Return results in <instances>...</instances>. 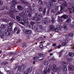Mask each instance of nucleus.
Instances as JSON below:
<instances>
[{
    "instance_id": "1",
    "label": "nucleus",
    "mask_w": 74,
    "mask_h": 74,
    "mask_svg": "<svg viewBox=\"0 0 74 74\" xmlns=\"http://www.w3.org/2000/svg\"><path fill=\"white\" fill-rule=\"evenodd\" d=\"M19 15L21 17H23V21L24 22V24H28V16H26L25 11H23L19 14Z\"/></svg>"
},
{
    "instance_id": "2",
    "label": "nucleus",
    "mask_w": 74,
    "mask_h": 74,
    "mask_svg": "<svg viewBox=\"0 0 74 74\" xmlns=\"http://www.w3.org/2000/svg\"><path fill=\"white\" fill-rule=\"evenodd\" d=\"M39 56L38 57L36 56L33 59L35 60H37V59H39L40 60H44V58L45 56V55L39 53L38 54Z\"/></svg>"
},
{
    "instance_id": "3",
    "label": "nucleus",
    "mask_w": 74,
    "mask_h": 74,
    "mask_svg": "<svg viewBox=\"0 0 74 74\" xmlns=\"http://www.w3.org/2000/svg\"><path fill=\"white\" fill-rule=\"evenodd\" d=\"M68 64V63L67 62H62V65L63 66L62 67V69L64 71H67V69L66 67H67Z\"/></svg>"
},
{
    "instance_id": "4",
    "label": "nucleus",
    "mask_w": 74,
    "mask_h": 74,
    "mask_svg": "<svg viewBox=\"0 0 74 74\" xmlns=\"http://www.w3.org/2000/svg\"><path fill=\"white\" fill-rule=\"evenodd\" d=\"M51 69V67L50 66H48L46 67V70H44L43 71V74H47V73H49L50 70Z\"/></svg>"
},
{
    "instance_id": "5",
    "label": "nucleus",
    "mask_w": 74,
    "mask_h": 74,
    "mask_svg": "<svg viewBox=\"0 0 74 74\" xmlns=\"http://www.w3.org/2000/svg\"><path fill=\"white\" fill-rule=\"evenodd\" d=\"M16 13L17 12V10L15 9V8L13 10H10L9 11V12L7 13V14H8L9 15H11L13 13Z\"/></svg>"
},
{
    "instance_id": "6",
    "label": "nucleus",
    "mask_w": 74,
    "mask_h": 74,
    "mask_svg": "<svg viewBox=\"0 0 74 74\" xmlns=\"http://www.w3.org/2000/svg\"><path fill=\"white\" fill-rule=\"evenodd\" d=\"M19 52H16V53H13L12 52H9L8 53V55H14V56L13 57V58H17L18 57V53Z\"/></svg>"
},
{
    "instance_id": "7",
    "label": "nucleus",
    "mask_w": 74,
    "mask_h": 74,
    "mask_svg": "<svg viewBox=\"0 0 74 74\" xmlns=\"http://www.w3.org/2000/svg\"><path fill=\"white\" fill-rule=\"evenodd\" d=\"M49 5H50L49 6L48 8V10L46 12V14H47V15L49 14V10H51L52 8H53V5L52 3H50V4Z\"/></svg>"
},
{
    "instance_id": "8",
    "label": "nucleus",
    "mask_w": 74,
    "mask_h": 74,
    "mask_svg": "<svg viewBox=\"0 0 74 74\" xmlns=\"http://www.w3.org/2000/svg\"><path fill=\"white\" fill-rule=\"evenodd\" d=\"M62 27L61 26L58 25L57 26V28H55L54 30L55 32H59V30H62Z\"/></svg>"
},
{
    "instance_id": "9",
    "label": "nucleus",
    "mask_w": 74,
    "mask_h": 74,
    "mask_svg": "<svg viewBox=\"0 0 74 74\" xmlns=\"http://www.w3.org/2000/svg\"><path fill=\"white\" fill-rule=\"evenodd\" d=\"M32 70V68H29L27 69V71L24 72V74H29V73H30Z\"/></svg>"
},
{
    "instance_id": "10",
    "label": "nucleus",
    "mask_w": 74,
    "mask_h": 74,
    "mask_svg": "<svg viewBox=\"0 0 74 74\" xmlns=\"http://www.w3.org/2000/svg\"><path fill=\"white\" fill-rule=\"evenodd\" d=\"M10 31L8 30V29H5V33L6 35V36L9 37L11 34Z\"/></svg>"
},
{
    "instance_id": "11",
    "label": "nucleus",
    "mask_w": 74,
    "mask_h": 74,
    "mask_svg": "<svg viewBox=\"0 0 74 74\" xmlns=\"http://www.w3.org/2000/svg\"><path fill=\"white\" fill-rule=\"evenodd\" d=\"M24 32L25 34H30L32 33V31L28 29H24Z\"/></svg>"
},
{
    "instance_id": "12",
    "label": "nucleus",
    "mask_w": 74,
    "mask_h": 74,
    "mask_svg": "<svg viewBox=\"0 0 74 74\" xmlns=\"http://www.w3.org/2000/svg\"><path fill=\"white\" fill-rule=\"evenodd\" d=\"M35 16H36V17L40 18H42V15H41V14L39 12L36 13L35 15Z\"/></svg>"
},
{
    "instance_id": "13",
    "label": "nucleus",
    "mask_w": 74,
    "mask_h": 74,
    "mask_svg": "<svg viewBox=\"0 0 74 74\" xmlns=\"http://www.w3.org/2000/svg\"><path fill=\"white\" fill-rule=\"evenodd\" d=\"M25 13V12L26 16H27V15H28V16L29 17V18H31L32 17V15L31 14V13H30V12L28 11V10H26Z\"/></svg>"
},
{
    "instance_id": "14",
    "label": "nucleus",
    "mask_w": 74,
    "mask_h": 74,
    "mask_svg": "<svg viewBox=\"0 0 74 74\" xmlns=\"http://www.w3.org/2000/svg\"><path fill=\"white\" fill-rule=\"evenodd\" d=\"M52 19H50L49 21V22L50 23H51L52 24H53L55 22V18L53 17H51Z\"/></svg>"
},
{
    "instance_id": "15",
    "label": "nucleus",
    "mask_w": 74,
    "mask_h": 74,
    "mask_svg": "<svg viewBox=\"0 0 74 74\" xmlns=\"http://www.w3.org/2000/svg\"><path fill=\"white\" fill-rule=\"evenodd\" d=\"M64 9V7H63L62 5H61L60 10V11L58 12V14H62V13H63V12H62V11H63Z\"/></svg>"
},
{
    "instance_id": "16",
    "label": "nucleus",
    "mask_w": 74,
    "mask_h": 74,
    "mask_svg": "<svg viewBox=\"0 0 74 74\" xmlns=\"http://www.w3.org/2000/svg\"><path fill=\"white\" fill-rule=\"evenodd\" d=\"M68 69L70 71H73L74 70V67L73 65H70L68 67Z\"/></svg>"
},
{
    "instance_id": "17",
    "label": "nucleus",
    "mask_w": 74,
    "mask_h": 74,
    "mask_svg": "<svg viewBox=\"0 0 74 74\" xmlns=\"http://www.w3.org/2000/svg\"><path fill=\"white\" fill-rule=\"evenodd\" d=\"M0 37L3 39L4 37V33L3 32H1L0 34Z\"/></svg>"
},
{
    "instance_id": "18",
    "label": "nucleus",
    "mask_w": 74,
    "mask_h": 74,
    "mask_svg": "<svg viewBox=\"0 0 74 74\" xmlns=\"http://www.w3.org/2000/svg\"><path fill=\"white\" fill-rule=\"evenodd\" d=\"M16 4L15 3H13L11 5L10 7L11 10H14L15 8V7Z\"/></svg>"
},
{
    "instance_id": "19",
    "label": "nucleus",
    "mask_w": 74,
    "mask_h": 74,
    "mask_svg": "<svg viewBox=\"0 0 74 74\" xmlns=\"http://www.w3.org/2000/svg\"><path fill=\"white\" fill-rule=\"evenodd\" d=\"M58 70V68H56V65L54 64L53 65V71L54 72H56Z\"/></svg>"
},
{
    "instance_id": "20",
    "label": "nucleus",
    "mask_w": 74,
    "mask_h": 74,
    "mask_svg": "<svg viewBox=\"0 0 74 74\" xmlns=\"http://www.w3.org/2000/svg\"><path fill=\"white\" fill-rule=\"evenodd\" d=\"M61 19H66L68 18V15L66 14H64L61 16Z\"/></svg>"
},
{
    "instance_id": "21",
    "label": "nucleus",
    "mask_w": 74,
    "mask_h": 74,
    "mask_svg": "<svg viewBox=\"0 0 74 74\" xmlns=\"http://www.w3.org/2000/svg\"><path fill=\"white\" fill-rule=\"evenodd\" d=\"M71 18L68 17L67 20L65 21V22H66V23H70V22H71Z\"/></svg>"
},
{
    "instance_id": "22",
    "label": "nucleus",
    "mask_w": 74,
    "mask_h": 74,
    "mask_svg": "<svg viewBox=\"0 0 74 74\" xmlns=\"http://www.w3.org/2000/svg\"><path fill=\"white\" fill-rule=\"evenodd\" d=\"M7 29L10 32H11V31H12V27H11V26H8L7 28Z\"/></svg>"
},
{
    "instance_id": "23",
    "label": "nucleus",
    "mask_w": 74,
    "mask_h": 74,
    "mask_svg": "<svg viewBox=\"0 0 74 74\" xmlns=\"http://www.w3.org/2000/svg\"><path fill=\"white\" fill-rule=\"evenodd\" d=\"M48 21L46 20H43L42 21V24L44 25H47L48 23Z\"/></svg>"
},
{
    "instance_id": "24",
    "label": "nucleus",
    "mask_w": 74,
    "mask_h": 74,
    "mask_svg": "<svg viewBox=\"0 0 74 74\" xmlns=\"http://www.w3.org/2000/svg\"><path fill=\"white\" fill-rule=\"evenodd\" d=\"M16 18L17 21H22L21 19V17L18 16H16Z\"/></svg>"
},
{
    "instance_id": "25",
    "label": "nucleus",
    "mask_w": 74,
    "mask_h": 74,
    "mask_svg": "<svg viewBox=\"0 0 74 74\" xmlns=\"http://www.w3.org/2000/svg\"><path fill=\"white\" fill-rule=\"evenodd\" d=\"M41 18L35 17V21H41Z\"/></svg>"
},
{
    "instance_id": "26",
    "label": "nucleus",
    "mask_w": 74,
    "mask_h": 74,
    "mask_svg": "<svg viewBox=\"0 0 74 74\" xmlns=\"http://www.w3.org/2000/svg\"><path fill=\"white\" fill-rule=\"evenodd\" d=\"M74 53L72 52H70L69 53V56L70 57H73V56H74Z\"/></svg>"
},
{
    "instance_id": "27",
    "label": "nucleus",
    "mask_w": 74,
    "mask_h": 74,
    "mask_svg": "<svg viewBox=\"0 0 74 74\" xmlns=\"http://www.w3.org/2000/svg\"><path fill=\"white\" fill-rule=\"evenodd\" d=\"M17 8L19 10H22V5H17Z\"/></svg>"
},
{
    "instance_id": "28",
    "label": "nucleus",
    "mask_w": 74,
    "mask_h": 74,
    "mask_svg": "<svg viewBox=\"0 0 74 74\" xmlns=\"http://www.w3.org/2000/svg\"><path fill=\"white\" fill-rule=\"evenodd\" d=\"M63 50H61L58 53L59 54V57L60 58L61 57V56H62V54L63 53Z\"/></svg>"
},
{
    "instance_id": "29",
    "label": "nucleus",
    "mask_w": 74,
    "mask_h": 74,
    "mask_svg": "<svg viewBox=\"0 0 74 74\" xmlns=\"http://www.w3.org/2000/svg\"><path fill=\"white\" fill-rule=\"evenodd\" d=\"M8 62L5 61L1 63V65H5V64H8Z\"/></svg>"
},
{
    "instance_id": "30",
    "label": "nucleus",
    "mask_w": 74,
    "mask_h": 74,
    "mask_svg": "<svg viewBox=\"0 0 74 74\" xmlns=\"http://www.w3.org/2000/svg\"><path fill=\"white\" fill-rule=\"evenodd\" d=\"M22 46L24 48H27V46H26V43L25 42H24L22 43Z\"/></svg>"
},
{
    "instance_id": "31",
    "label": "nucleus",
    "mask_w": 74,
    "mask_h": 74,
    "mask_svg": "<svg viewBox=\"0 0 74 74\" xmlns=\"http://www.w3.org/2000/svg\"><path fill=\"white\" fill-rule=\"evenodd\" d=\"M68 41V40H62L61 41V42H62V43H67V42Z\"/></svg>"
},
{
    "instance_id": "32",
    "label": "nucleus",
    "mask_w": 74,
    "mask_h": 74,
    "mask_svg": "<svg viewBox=\"0 0 74 74\" xmlns=\"http://www.w3.org/2000/svg\"><path fill=\"white\" fill-rule=\"evenodd\" d=\"M62 27L64 29H65V30H67V29H68V28H67V26L65 25H63L62 26Z\"/></svg>"
},
{
    "instance_id": "33",
    "label": "nucleus",
    "mask_w": 74,
    "mask_h": 74,
    "mask_svg": "<svg viewBox=\"0 0 74 74\" xmlns=\"http://www.w3.org/2000/svg\"><path fill=\"white\" fill-rule=\"evenodd\" d=\"M44 64L45 66H47L48 64V62L47 60L44 61Z\"/></svg>"
},
{
    "instance_id": "34",
    "label": "nucleus",
    "mask_w": 74,
    "mask_h": 74,
    "mask_svg": "<svg viewBox=\"0 0 74 74\" xmlns=\"http://www.w3.org/2000/svg\"><path fill=\"white\" fill-rule=\"evenodd\" d=\"M5 27V25H4V24H2L1 25V29H4Z\"/></svg>"
},
{
    "instance_id": "35",
    "label": "nucleus",
    "mask_w": 74,
    "mask_h": 74,
    "mask_svg": "<svg viewBox=\"0 0 74 74\" xmlns=\"http://www.w3.org/2000/svg\"><path fill=\"white\" fill-rule=\"evenodd\" d=\"M54 28V27L53 26V25H50V30H52Z\"/></svg>"
},
{
    "instance_id": "36",
    "label": "nucleus",
    "mask_w": 74,
    "mask_h": 74,
    "mask_svg": "<svg viewBox=\"0 0 74 74\" xmlns=\"http://www.w3.org/2000/svg\"><path fill=\"white\" fill-rule=\"evenodd\" d=\"M21 66H18V69L17 71V72H18V71H21Z\"/></svg>"
},
{
    "instance_id": "37",
    "label": "nucleus",
    "mask_w": 74,
    "mask_h": 74,
    "mask_svg": "<svg viewBox=\"0 0 74 74\" xmlns=\"http://www.w3.org/2000/svg\"><path fill=\"white\" fill-rule=\"evenodd\" d=\"M69 37H70V36H69V35H66L65 36V38L66 39H69Z\"/></svg>"
},
{
    "instance_id": "38",
    "label": "nucleus",
    "mask_w": 74,
    "mask_h": 74,
    "mask_svg": "<svg viewBox=\"0 0 74 74\" xmlns=\"http://www.w3.org/2000/svg\"><path fill=\"white\" fill-rule=\"evenodd\" d=\"M39 11L41 12L42 11V7L40 6L39 8Z\"/></svg>"
},
{
    "instance_id": "39",
    "label": "nucleus",
    "mask_w": 74,
    "mask_h": 74,
    "mask_svg": "<svg viewBox=\"0 0 74 74\" xmlns=\"http://www.w3.org/2000/svg\"><path fill=\"white\" fill-rule=\"evenodd\" d=\"M46 8H44L43 10L42 11V13H43V14H45V13L46 12Z\"/></svg>"
},
{
    "instance_id": "40",
    "label": "nucleus",
    "mask_w": 74,
    "mask_h": 74,
    "mask_svg": "<svg viewBox=\"0 0 74 74\" xmlns=\"http://www.w3.org/2000/svg\"><path fill=\"white\" fill-rule=\"evenodd\" d=\"M37 1H38V3H40L41 4V5H42L43 3L42 2V1L41 0H37Z\"/></svg>"
},
{
    "instance_id": "41",
    "label": "nucleus",
    "mask_w": 74,
    "mask_h": 74,
    "mask_svg": "<svg viewBox=\"0 0 74 74\" xmlns=\"http://www.w3.org/2000/svg\"><path fill=\"white\" fill-rule=\"evenodd\" d=\"M44 39V38L42 37L39 38L37 39V40H42Z\"/></svg>"
},
{
    "instance_id": "42",
    "label": "nucleus",
    "mask_w": 74,
    "mask_h": 74,
    "mask_svg": "<svg viewBox=\"0 0 74 74\" xmlns=\"http://www.w3.org/2000/svg\"><path fill=\"white\" fill-rule=\"evenodd\" d=\"M12 25H13V22H11L9 23V26H12Z\"/></svg>"
},
{
    "instance_id": "43",
    "label": "nucleus",
    "mask_w": 74,
    "mask_h": 74,
    "mask_svg": "<svg viewBox=\"0 0 74 74\" xmlns=\"http://www.w3.org/2000/svg\"><path fill=\"white\" fill-rule=\"evenodd\" d=\"M34 23H34V22H33V21H31L30 22V24L31 25H32V26H33V25H34Z\"/></svg>"
},
{
    "instance_id": "44",
    "label": "nucleus",
    "mask_w": 74,
    "mask_h": 74,
    "mask_svg": "<svg viewBox=\"0 0 74 74\" xmlns=\"http://www.w3.org/2000/svg\"><path fill=\"white\" fill-rule=\"evenodd\" d=\"M70 26L71 27V28H72L73 29L74 28V25L71 24L70 25Z\"/></svg>"
},
{
    "instance_id": "45",
    "label": "nucleus",
    "mask_w": 74,
    "mask_h": 74,
    "mask_svg": "<svg viewBox=\"0 0 74 74\" xmlns=\"http://www.w3.org/2000/svg\"><path fill=\"white\" fill-rule=\"evenodd\" d=\"M69 34V37H73V36H74V34L73 33H71Z\"/></svg>"
},
{
    "instance_id": "46",
    "label": "nucleus",
    "mask_w": 74,
    "mask_h": 74,
    "mask_svg": "<svg viewBox=\"0 0 74 74\" xmlns=\"http://www.w3.org/2000/svg\"><path fill=\"white\" fill-rule=\"evenodd\" d=\"M39 27H40V29H41L42 30H44V28H43V27H42V26L41 25H40L39 26Z\"/></svg>"
},
{
    "instance_id": "47",
    "label": "nucleus",
    "mask_w": 74,
    "mask_h": 74,
    "mask_svg": "<svg viewBox=\"0 0 74 74\" xmlns=\"http://www.w3.org/2000/svg\"><path fill=\"white\" fill-rule=\"evenodd\" d=\"M58 7H56L55 8L54 10L55 11H58Z\"/></svg>"
},
{
    "instance_id": "48",
    "label": "nucleus",
    "mask_w": 74,
    "mask_h": 74,
    "mask_svg": "<svg viewBox=\"0 0 74 74\" xmlns=\"http://www.w3.org/2000/svg\"><path fill=\"white\" fill-rule=\"evenodd\" d=\"M51 12L52 14H55V11H54V10L53 9L51 10Z\"/></svg>"
},
{
    "instance_id": "49",
    "label": "nucleus",
    "mask_w": 74,
    "mask_h": 74,
    "mask_svg": "<svg viewBox=\"0 0 74 74\" xmlns=\"http://www.w3.org/2000/svg\"><path fill=\"white\" fill-rule=\"evenodd\" d=\"M42 48H43V45H40L39 46L40 49Z\"/></svg>"
},
{
    "instance_id": "50",
    "label": "nucleus",
    "mask_w": 74,
    "mask_h": 74,
    "mask_svg": "<svg viewBox=\"0 0 74 74\" xmlns=\"http://www.w3.org/2000/svg\"><path fill=\"white\" fill-rule=\"evenodd\" d=\"M18 30V28L17 27H15L14 29V32H16Z\"/></svg>"
},
{
    "instance_id": "51",
    "label": "nucleus",
    "mask_w": 74,
    "mask_h": 74,
    "mask_svg": "<svg viewBox=\"0 0 74 74\" xmlns=\"http://www.w3.org/2000/svg\"><path fill=\"white\" fill-rule=\"evenodd\" d=\"M22 3H24V4H26V5L27 4V2H26L23 1H22Z\"/></svg>"
},
{
    "instance_id": "52",
    "label": "nucleus",
    "mask_w": 74,
    "mask_h": 74,
    "mask_svg": "<svg viewBox=\"0 0 74 74\" xmlns=\"http://www.w3.org/2000/svg\"><path fill=\"white\" fill-rule=\"evenodd\" d=\"M3 2L0 0V5H3Z\"/></svg>"
},
{
    "instance_id": "53",
    "label": "nucleus",
    "mask_w": 74,
    "mask_h": 74,
    "mask_svg": "<svg viewBox=\"0 0 74 74\" xmlns=\"http://www.w3.org/2000/svg\"><path fill=\"white\" fill-rule=\"evenodd\" d=\"M68 60H69V61H73V59L70 58H68Z\"/></svg>"
},
{
    "instance_id": "54",
    "label": "nucleus",
    "mask_w": 74,
    "mask_h": 74,
    "mask_svg": "<svg viewBox=\"0 0 74 74\" xmlns=\"http://www.w3.org/2000/svg\"><path fill=\"white\" fill-rule=\"evenodd\" d=\"M62 45H67V43H62Z\"/></svg>"
},
{
    "instance_id": "55",
    "label": "nucleus",
    "mask_w": 74,
    "mask_h": 74,
    "mask_svg": "<svg viewBox=\"0 0 74 74\" xmlns=\"http://www.w3.org/2000/svg\"><path fill=\"white\" fill-rule=\"evenodd\" d=\"M35 19L36 17H34L32 18V21H35Z\"/></svg>"
},
{
    "instance_id": "56",
    "label": "nucleus",
    "mask_w": 74,
    "mask_h": 74,
    "mask_svg": "<svg viewBox=\"0 0 74 74\" xmlns=\"http://www.w3.org/2000/svg\"><path fill=\"white\" fill-rule=\"evenodd\" d=\"M12 18L13 19H14L15 20V16L12 15Z\"/></svg>"
},
{
    "instance_id": "57",
    "label": "nucleus",
    "mask_w": 74,
    "mask_h": 74,
    "mask_svg": "<svg viewBox=\"0 0 74 74\" xmlns=\"http://www.w3.org/2000/svg\"><path fill=\"white\" fill-rule=\"evenodd\" d=\"M27 27H29V28H31V25H30V24H28Z\"/></svg>"
},
{
    "instance_id": "58",
    "label": "nucleus",
    "mask_w": 74,
    "mask_h": 74,
    "mask_svg": "<svg viewBox=\"0 0 74 74\" xmlns=\"http://www.w3.org/2000/svg\"><path fill=\"white\" fill-rule=\"evenodd\" d=\"M57 47L58 48H60V47H61V45H59L58 46H57Z\"/></svg>"
},
{
    "instance_id": "59",
    "label": "nucleus",
    "mask_w": 74,
    "mask_h": 74,
    "mask_svg": "<svg viewBox=\"0 0 74 74\" xmlns=\"http://www.w3.org/2000/svg\"><path fill=\"white\" fill-rule=\"evenodd\" d=\"M52 46L53 47H55V46H56V43H53L52 44Z\"/></svg>"
},
{
    "instance_id": "60",
    "label": "nucleus",
    "mask_w": 74,
    "mask_h": 74,
    "mask_svg": "<svg viewBox=\"0 0 74 74\" xmlns=\"http://www.w3.org/2000/svg\"><path fill=\"white\" fill-rule=\"evenodd\" d=\"M14 60H15V59H14L13 57H12L10 59V61H12Z\"/></svg>"
},
{
    "instance_id": "61",
    "label": "nucleus",
    "mask_w": 74,
    "mask_h": 74,
    "mask_svg": "<svg viewBox=\"0 0 74 74\" xmlns=\"http://www.w3.org/2000/svg\"><path fill=\"white\" fill-rule=\"evenodd\" d=\"M64 5L65 7H67V4H64Z\"/></svg>"
},
{
    "instance_id": "62",
    "label": "nucleus",
    "mask_w": 74,
    "mask_h": 74,
    "mask_svg": "<svg viewBox=\"0 0 74 74\" xmlns=\"http://www.w3.org/2000/svg\"><path fill=\"white\" fill-rule=\"evenodd\" d=\"M64 4H67V2L66 1H64Z\"/></svg>"
},
{
    "instance_id": "63",
    "label": "nucleus",
    "mask_w": 74,
    "mask_h": 74,
    "mask_svg": "<svg viewBox=\"0 0 74 74\" xmlns=\"http://www.w3.org/2000/svg\"><path fill=\"white\" fill-rule=\"evenodd\" d=\"M5 9L6 10H8L9 9V7L8 6H6L5 7Z\"/></svg>"
},
{
    "instance_id": "64",
    "label": "nucleus",
    "mask_w": 74,
    "mask_h": 74,
    "mask_svg": "<svg viewBox=\"0 0 74 74\" xmlns=\"http://www.w3.org/2000/svg\"><path fill=\"white\" fill-rule=\"evenodd\" d=\"M18 42H21L22 40L21 39H19L18 40Z\"/></svg>"
}]
</instances>
